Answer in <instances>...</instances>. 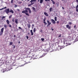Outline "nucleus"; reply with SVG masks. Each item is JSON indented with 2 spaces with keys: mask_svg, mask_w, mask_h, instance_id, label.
I'll return each instance as SVG.
<instances>
[{
  "mask_svg": "<svg viewBox=\"0 0 78 78\" xmlns=\"http://www.w3.org/2000/svg\"><path fill=\"white\" fill-rule=\"evenodd\" d=\"M78 40L76 39L74 41H73V40H72L71 41H69V42H70L71 43H69V42L68 40H67L66 39H62L61 41V42H63L64 44H66V46H68V45H71L72 43H75V42H76V41H78Z\"/></svg>",
  "mask_w": 78,
  "mask_h": 78,
  "instance_id": "obj_1",
  "label": "nucleus"
},
{
  "mask_svg": "<svg viewBox=\"0 0 78 78\" xmlns=\"http://www.w3.org/2000/svg\"><path fill=\"white\" fill-rule=\"evenodd\" d=\"M11 69H12L11 67L9 66L8 68L3 69V72L4 73L5 72H8V71H9L10 70H11Z\"/></svg>",
  "mask_w": 78,
  "mask_h": 78,
  "instance_id": "obj_2",
  "label": "nucleus"
},
{
  "mask_svg": "<svg viewBox=\"0 0 78 78\" xmlns=\"http://www.w3.org/2000/svg\"><path fill=\"white\" fill-rule=\"evenodd\" d=\"M5 12H6V14H8L10 12V11L9 10V9H7L5 10Z\"/></svg>",
  "mask_w": 78,
  "mask_h": 78,
  "instance_id": "obj_3",
  "label": "nucleus"
},
{
  "mask_svg": "<svg viewBox=\"0 0 78 78\" xmlns=\"http://www.w3.org/2000/svg\"><path fill=\"white\" fill-rule=\"evenodd\" d=\"M22 13H25V14L26 12H28V10H26L24 11H22Z\"/></svg>",
  "mask_w": 78,
  "mask_h": 78,
  "instance_id": "obj_4",
  "label": "nucleus"
},
{
  "mask_svg": "<svg viewBox=\"0 0 78 78\" xmlns=\"http://www.w3.org/2000/svg\"><path fill=\"white\" fill-rule=\"evenodd\" d=\"M51 20L52 22L54 24H55L56 23V22H55V21L54 20L51 19Z\"/></svg>",
  "mask_w": 78,
  "mask_h": 78,
  "instance_id": "obj_5",
  "label": "nucleus"
},
{
  "mask_svg": "<svg viewBox=\"0 0 78 78\" xmlns=\"http://www.w3.org/2000/svg\"><path fill=\"white\" fill-rule=\"evenodd\" d=\"M27 10H28L29 13H31V9H30L27 8Z\"/></svg>",
  "mask_w": 78,
  "mask_h": 78,
  "instance_id": "obj_6",
  "label": "nucleus"
},
{
  "mask_svg": "<svg viewBox=\"0 0 78 78\" xmlns=\"http://www.w3.org/2000/svg\"><path fill=\"white\" fill-rule=\"evenodd\" d=\"M44 14L46 16H47V17H48V14L46 12H44Z\"/></svg>",
  "mask_w": 78,
  "mask_h": 78,
  "instance_id": "obj_7",
  "label": "nucleus"
},
{
  "mask_svg": "<svg viewBox=\"0 0 78 78\" xmlns=\"http://www.w3.org/2000/svg\"><path fill=\"white\" fill-rule=\"evenodd\" d=\"M47 55V53H44L40 57V58H42V57H44V56H45V55Z\"/></svg>",
  "mask_w": 78,
  "mask_h": 78,
  "instance_id": "obj_8",
  "label": "nucleus"
},
{
  "mask_svg": "<svg viewBox=\"0 0 78 78\" xmlns=\"http://www.w3.org/2000/svg\"><path fill=\"white\" fill-rule=\"evenodd\" d=\"M36 2V0H31L30 2V3H33V2Z\"/></svg>",
  "mask_w": 78,
  "mask_h": 78,
  "instance_id": "obj_9",
  "label": "nucleus"
},
{
  "mask_svg": "<svg viewBox=\"0 0 78 78\" xmlns=\"http://www.w3.org/2000/svg\"><path fill=\"white\" fill-rule=\"evenodd\" d=\"M56 43H59V42L60 41V40L59 39H57L56 40Z\"/></svg>",
  "mask_w": 78,
  "mask_h": 78,
  "instance_id": "obj_10",
  "label": "nucleus"
},
{
  "mask_svg": "<svg viewBox=\"0 0 78 78\" xmlns=\"http://www.w3.org/2000/svg\"><path fill=\"white\" fill-rule=\"evenodd\" d=\"M66 27L68 28V29H70V26L69 25H66Z\"/></svg>",
  "mask_w": 78,
  "mask_h": 78,
  "instance_id": "obj_11",
  "label": "nucleus"
},
{
  "mask_svg": "<svg viewBox=\"0 0 78 78\" xmlns=\"http://www.w3.org/2000/svg\"><path fill=\"white\" fill-rule=\"evenodd\" d=\"M47 22L48 23V25H51V23H50L49 22V21L47 20Z\"/></svg>",
  "mask_w": 78,
  "mask_h": 78,
  "instance_id": "obj_12",
  "label": "nucleus"
},
{
  "mask_svg": "<svg viewBox=\"0 0 78 78\" xmlns=\"http://www.w3.org/2000/svg\"><path fill=\"white\" fill-rule=\"evenodd\" d=\"M30 31L32 36H33V34H34L33 32V30H30Z\"/></svg>",
  "mask_w": 78,
  "mask_h": 78,
  "instance_id": "obj_13",
  "label": "nucleus"
},
{
  "mask_svg": "<svg viewBox=\"0 0 78 78\" xmlns=\"http://www.w3.org/2000/svg\"><path fill=\"white\" fill-rule=\"evenodd\" d=\"M15 22L16 23H18V20L16 19L15 20Z\"/></svg>",
  "mask_w": 78,
  "mask_h": 78,
  "instance_id": "obj_14",
  "label": "nucleus"
},
{
  "mask_svg": "<svg viewBox=\"0 0 78 78\" xmlns=\"http://www.w3.org/2000/svg\"><path fill=\"white\" fill-rule=\"evenodd\" d=\"M4 30V28H2L1 29V32L2 33H3V31Z\"/></svg>",
  "mask_w": 78,
  "mask_h": 78,
  "instance_id": "obj_15",
  "label": "nucleus"
},
{
  "mask_svg": "<svg viewBox=\"0 0 78 78\" xmlns=\"http://www.w3.org/2000/svg\"><path fill=\"white\" fill-rule=\"evenodd\" d=\"M6 7H4L2 9H0V11H2V10H3V9H6Z\"/></svg>",
  "mask_w": 78,
  "mask_h": 78,
  "instance_id": "obj_16",
  "label": "nucleus"
},
{
  "mask_svg": "<svg viewBox=\"0 0 78 78\" xmlns=\"http://www.w3.org/2000/svg\"><path fill=\"white\" fill-rule=\"evenodd\" d=\"M5 28H7V27H8V25H7L6 24H4V25Z\"/></svg>",
  "mask_w": 78,
  "mask_h": 78,
  "instance_id": "obj_17",
  "label": "nucleus"
},
{
  "mask_svg": "<svg viewBox=\"0 0 78 78\" xmlns=\"http://www.w3.org/2000/svg\"><path fill=\"white\" fill-rule=\"evenodd\" d=\"M6 22H7V24H9V20H6Z\"/></svg>",
  "mask_w": 78,
  "mask_h": 78,
  "instance_id": "obj_18",
  "label": "nucleus"
},
{
  "mask_svg": "<svg viewBox=\"0 0 78 78\" xmlns=\"http://www.w3.org/2000/svg\"><path fill=\"white\" fill-rule=\"evenodd\" d=\"M10 12L12 13V14H14V11L12 9L10 10Z\"/></svg>",
  "mask_w": 78,
  "mask_h": 78,
  "instance_id": "obj_19",
  "label": "nucleus"
},
{
  "mask_svg": "<svg viewBox=\"0 0 78 78\" xmlns=\"http://www.w3.org/2000/svg\"><path fill=\"white\" fill-rule=\"evenodd\" d=\"M33 58H34V59H37V57L36 56V55H34Z\"/></svg>",
  "mask_w": 78,
  "mask_h": 78,
  "instance_id": "obj_20",
  "label": "nucleus"
},
{
  "mask_svg": "<svg viewBox=\"0 0 78 78\" xmlns=\"http://www.w3.org/2000/svg\"><path fill=\"white\" fill-rule=\"evenodd\" d=\"M36 29L35 28H34V33L36 31Z\"/></svg>",
  "mask_w": 78,
  "mask_h": 78,
  "instance_id": "obj_21",
  "label": "nucleus"
},
{
  "mask_svg": "<svg viewBox=\"0 0 78 78\" xmlns=\"http://www.w3.org/2000/svg\"><path fill=\"white\" fill-rule=\"evenodd\" d=\"M49 11H50V12H51V11H52V8L51 7Z\"/></svg>",
  "mask_w": 78,
  "mask_h": 78,
  "instance_id": "obj_22",
  "label": "nucleus"
},
{
  "mask_svg": "<svg viewBox=\"0 0 78 78\" xmlns=\"http://www.w3.org/2000/svg\"><path fill=\"white\" fill-rule=\"evenodd\" d=\"M25 14L27 16H29V14H28L27 12H26V13H25Z\"/></svg>",
  "mask_w": 78,
  "mask_h": 78,
  "instance_id": "obj_23",
  "label": "nucleus"
},
{
  "mask_svg": "<svg viewBox=\"0 0 78 78\" xmlns=\"http://www.w3.org/2000/svg\"><path fill=\"white\" fill-rule=\"evenodd\" d=\"M57 17H56L55 16V21H57Z\"/></svg>",
  "mask_w": 78,
  "mask_h": 78,
  "instance_id": "obj_24",
  "label": "nucleus"
},
{
  "mask_svg": "<svg viewBox=\"0 0 78 78\" xmlns=\"http://www.w3.org/2000/svg\"><path fill=\"white\" fill-rule=\"evenodd\" d=\"M42 2H43V0H40V3H42Z\"/></svg>",
  "mask_w": 78,
  "mask_h": 78,
  "instance_id": "obj_25",
  "label": "nucleus"
},
{
  "mask_svg": "<svg viewBox=\"0 0 78 78\" xmlns=\"http://www.w3.org/2000/svg\"><path fill=\"white\" fill-rule=\"evenodd\" d=\"M12 42H10V44H9V45H12Z\"/></svg>",
  "mask_w": 78,
  "mask_h": 78,
  "instance_id": "obj_26",
  "label": "nucleus"
},
{
  "mask_svg": "<svg viewBox=\"0 0 78 78\" xmlns=\"http://www.w3.org/2000/svg\"><path fill=\"white\" fill-rule=\"evenodd\" d=\"M44 25H46L47 24V23L45 22H44Z\"/></svg>",
  "mask_w": 78,
  "mask_h": 78,
  "instance_id": "obj_27",
  "label": "nucleus"
},
{
  "mask_svg": "<svg viewBox=\"0 0 78 78\" xmlns=\"http://www.w3.org/2000/svg\"><path fill=\"white\" fill-rule=\"evenodd\" d=\"M6 17V16H3L2 18V19H5Z\"/></svg>",
  "mask_w": 78,
  "mask_h": 78,
  "instance_id": "obj_28",
  "label": "nucleus"
},
{
  "mask_svg": "<svg viewBox=\"0 0 78 78\" xmlns=\"http://www.w3.org/2000/svg\"><path fill=\"white\" fill-rule=\"evenodd\" d=\"M41 40L42 41H41V42H43L44 41V39H41Z\"/></svg>",
  "mask_w": 78,
  "mask_h": 78,
  "instance_id": "obj_29",
  "label": "nucleus"
},
{
  "mask_svg": "<svg viewBox=\"0 0 78 78\" xmlns=\"http://www.w3.org/2000/svg\"><path fill=\"white\" fill-rule=\"evenodd\" d=\"M28 27L29 28H30V24H28Z\"/></svg>",
  "mask_w": 78,
  "mask_h": 78,
  "instance_id": "obj_30",
  "label": "nucleus"
},
{
  "mask_svg": "<svg viewBox=\"0 0 78 78\" xmlns=\"http://www.w3.org/2000/svg\"><path fill=\"white\" fill-rule=\"evenodd\" d=\"M13 1H14V0H11V3H13Z\"/></svg>",
  "mask_w": 78,
  "mask_h": 78,
  "instance_id": "obj_31",
  "label": "nucleus"
},
{
  "mask_svg": "<svg viewBox=\"0 0 78 78\" xmlns=\"http://www.w3.org/2000/svg\"><path fill=\"white\" fill-rule=\"evenodd\" d=\"M19 29L21 30H22V28L20 27H19Z\"/></svg>",
  "mask_w": 78,
  "mask_h": 78,
  "instance_id": "obj_32",
  "label": "nucleus"
},
{
  "mask_svg": "<svg viewBox=\"0 0 78 78\" xmlns=\"http://www.w3.org/2000/svg\"><path fill=\"white\" fill-rule=\"evenodd\" d=\"M12 17V15H11L9 16V19H11V18Z\"/></svg>",
  "mask_w": 78,
  "mask_h": 78,
  "instance_id": "obj_33",
  "label": "nucleus"
},
{
  "mask_svg": "<svg viewBox=\"0 0 78 78\" xmlns=\"http://www.w3.org/2000/svg\"><path fill=\"white\" fill-rule=\"evenodd\" d=\"M9 27H11L12 26H11V24H9Z\"/></svg>",
  "mask_w": 78,
  "mask_h": 78,
  "instance_id": "obj_34",
  "label": "nucleus"
},
{
  "mask_svg": "<svg viewBox=\"0 0 78 78\" xmlns=\"http://www.w3.org/2000/svg\"><path fill=\"white\" fill-rule=\"evenodd\" d=\"M3 32H1L0 34V36H1V35H2V34H3Z\"/></svg>",
  "mask_w": 78,
  "mask_h": 78,
  "instance_id": "obj_35",
  "label": "nucleus"
},
{
  "mask_svg": "<svg viewBox=\"0 0 78 78\" xmlns=\"http://www.w3.org/2000/svg\"><path fill=\"white\" fill-rule=\"evenodd\" d=\"M69 25H72V23L71 22H69Z\"/></svg>",
  "mask_w": 78,
  "mask_h": 78,
  "instance_id": "obj_36",
  "label": "nucleus"
},
{
  "mask_svg": "<svg viewBox=\"0 0 78 78\" xmlns=\"http://www.w3.org/2000/svg\"><path fill=\"white\" fill-rule=\"evenodd\" d=\"M12 22H14V18H13L12 19Z\"/></svg>",
  "mask_w": 78,
  "mask_h": 78,
  "instance_id": "obj_37",
  "label": "nucleus"
},
{
  "mask_svg": "<svg viewBox=\"0 0 78 78\" xmlns=\"http://www.w3.org/2000/svg\"><path fill=\"white\" fill-rule=\"evenodd\" d=\"M15 47H16V46H15V45L13 46V48H15Z\"/></svg>",
  "mask_w": 78,
  "mask_h": 78,
  "instance_id": "obj_38",
  "label": "nucleus"
},
{
  "mask_svg": "<svg viewBox=\"0 0 78 78\" xmlns=\"http://www.w3.org/2000/svg\"><path fill=\"white\" fill-rule=\"evenodd\" d=\"M32 8H33V10H35V8H34V7H33Z\"/></svg>",
  "mask_w": 78,
  "mask_h": 78,
  "instance_id": "obj_39",
  "label": "nucleus"
},
{
  "mask_svg": "<svg viewBox=\"0 0 78 78\" xmlns=\"http://www.w3.org/2000/svg\"><path fill=\"white\" fill-rule=\"evenodd\" d=\"M52 3H53V4H55V2L53 1L52 2Z\"/></svg>",
  "mask_w": 78,
  "mask_h": 78,
  "instance_id": "obj_40",
  "label": "nucleus"
},
{
  "mask_svg": "<svg viewBox=\"0 0 78 78\" xmlns=\"http://www.w3.org/2000/svg\"><path fill=\"white\" fill-rule=\"evenodd\" d=\"M34 2H33V3L32 2V3H31V5H34Z\"/></svg>",
  "mask_w": 78,
  "mask_h": 78,
  "instance_id": "obj_41",
  "label": "nucleus"
},
{
  "mask_svg": "<svg viewBox=\"0 0 78 78\" xmlns=\"http://www.w3.org/2000/svg\"><path fill=\"white\" fill-rule=\"evenodd\" d=\"M76 12H78V9H76Z\"/></svg>",
  "mask_w": 78,
  "mask_h": 78,
  "instance_id": "obj_42",
  "label": "nucleus"
},
{
  "mask_svg": "<svg viewBox=\"0 0 78 78\" xmlns=\"http://www.w3.org/2000/svg\"><path fill=\"white\" fill-rule=\"evenodd\" d=\"M45 20H46V19L45 18H44V22H45Z\"/></svg>",
  "mask_w": 78,
  "mask_h": 78,
  "instance_id": "obj_43",
  "label": "nucleus"
},
{
  "mask_svg": "<svg viewBox=\"0 0 78 78\" xmlns=\"http://www.w3.org/2000/svg\"><path fill=\"white\" fill-rule=\"evenodd\" d=\"M78 5H77L76 7V9H78Z\"/></svg>",
  "mask_w": 78,
  "mask_h": 78,
  "instance_id": "obj_44",
  "label": "nucleus"
},
{
  "mask_svg": "<svg viewBox=\"0 0 78 78\" xmlns=\"http://www.w3.org/2000/svg\"><path fill=\"white\" fill-rule=\"evenodd\" d=\"M16 7H17V5H15V8H16Z\"/></svg>",
  "mask_w": 78,
  "mask_h": 78,
  "instance_id": "obj_45",
  "label": "nucleus"
},
{
  "mask_svg": "<svg viewBox=\"0 0 78 78\" xmlns=\"http://www.w3.org/2000/svg\"><path fill=\"white\" fill-rule=\"evenodd\" d=\"M31 4H30L28 5V6H31Z\"/></svg>",
  "mask_w": 78,
  "mask_h": 78,
  "instance_id": "obj_46",
  "label": "nucleus"
},
{
  "mask_svg": "<svg viewBox=\"0 0 78 78\" xmlns=\"http://www.w3.org/2000/svg\"><path fill=\"white\" fill-rule=\"evenodd\" d=\"M51 30H52V31H53V30H54V29H53V27H52L51 28Z\"/></svg>",
  "mask_w": 78,
  "mask_h": 78,
  "instance_id": "obj_47",
  "label": "nucleus"
},
{
  "mask_svg": "<svg viewBox=\"0 0 78 78\" xmlns=\"http://www.w3.org/2000/svg\"><path fill=\"white\" fill-rule=\"evenodd\" d=\"M26 37H27V39H28V36H27Z\"/></svg>",
  "mask_w": 78,
  "mask_h": 78,
  "instance_id": "obj_48",
  "label": "nucleus"
},
{
  "mask_svg": "<svg viewBox=\"0 0 78 78\" xmlns=\"http://www.w3.org/2000/svg\"><path fill=\"white\" fill-rule=\"evenodd\" d=\"M46 2H47V1H50V0H45Z\"/></svg>",
  "mask_w": 78,
  "mask_h": 78,
  "instance_id": "obj_49",
  "label": "nucleus"
},
{
  "mask_svg": "<svg viewBox=\"0 0 78 78\" xmlns=\"http://www.w3.org/2000/svg\"><path fill=\"white\" fill-rule=\"evenodd\" d=\"M17 10L18 11H20V10H19V9H17Z\"/></svg>",
  "mask_w": 78,
  "mask_h": 78,
  "instance_id": "obj_50",
  "label": "nucleus"
},
{
  "mask_svg": "<svg viewBox=\"0 0 78 78\" xmlns=\"http://www.w3.org/2000/svg\"><path fill=\"white\" fill-rule=\"evenodd\" d=\"M74 28H76V25H75L74 26Z\"/></svg>",
  "mask_w": 78,
  "mask_h": 78,
  "instance_id": "obj_51",
  "label": "nucleus"
},
{
  "mask_svg": "<svg viewBox=\"0 0 78 78\" xmlns=\"http://www.w3.org/2000/svg\"><path fill=\"white\" fill-rule=\"evenodd\" d=\"M59 23V21L57 22V23Z\"/></svg>",
  "mask_w": 78,
  "mask_h": 78,
  "instance_id": "obj_52",
  "label": "nucleus"
},
{
  "mask_svg": "<svg viewBox=\"0 0 78 78\" xmlns=\"http://www.w3.org/2000/svg\"><path fill=\"white\" fill-rule=\"evenodd\" d=\"M18 44H20V41H19L18 42Z\"/></svg>",
  "mask_w": 78,
  "mask_h": 78,
  "instance_id": "obj_53",
  "label": "nucleus"
},
{
  "mask_svg": "<svg viewBox=\"0 0 78 78\" xmlns=\"http://www.w3.org/2000/svg\"><path fill=\"white\" fill-rule=\"evenodd\" d=\"M51 0V1L52 2H53V0Z\"/></svg>",
  "mask_w": 78,
  "mask_h": 78,
  "instance_id": "obj_54",
  "label": "nucleus"
},
{
  "mask_svg": "<svg viewBox=\"0 0 78 78\" xmlns=\"http://www.w3.org/2000/svg\"><path fill=\"white\" fill-rule=\"evenodd\" d=\"M76 1L77 3H78V0H76Z\"/></svg>",
  "mask_w": 78,
  "mask_h": 78,
  "instance_id": "obj_55",
  "label": "nucleus"
},
{
  "mask_svg": "<svg viewBox=\"0 0 78 78\" xmlns=\"http://www.w3.org/2000/svg\"><path fill=\"white\" fill-rule=\"evenodd\" d=\"M13 37H16V35H14Z\"/></svg>",
  "mask_w": 78,
  "mask_h": 78,
  "instance_id": "obj_56",
  "label": "nucleus"
},
{
  "mask_svg": "<svg viewBox=\"0 0 78 78\" xmlns=\"http://www.w3.org/2000/svg\"><path fill=\"white\" fill-rule=\"evenodd\" d=\"M61 35H60L59 36V37H61Z\"/></svg>",
  "mask_w": 78,
  "mask_h": 78,
  "instance_id": "obj_57",
  "label": "nucleus"
},
{
  "mask_svg": "<svg viewBox=\"0 0 78 78\" xmlns=\"http://www.w3.org/2000/svg\"><path fill=\"white\" fill-rule=\"evenodd\" d=\"M32 26H33V27H34V24H32Z\"/></svg>",
  "mask_w": 78,
  "mask_h": 78,
  "instance_id": "obj_58",
  "label": "nucleus"
},
{
  "mask_svg": "<svg viewBox=\"0 0 78 78\" xmlns=\"http://www.w3.org/2000/svg\"><path fill=\"white\" fill-rule=\"evenodd\" d=\"M41 39H44V38H41Z\"/></svg>",
  "mask_w": 78,
  "mask_h": 78,
  "instance_id": "obj_59",
  "label": "nucleus"
},
{
  "mask_svg": "<svg viewBox=\"0 0 78 78\" xmlns=\"http://www.w3.org/2000/svg\"><path fill=\"white\" fill-rule=\"evenodd\" d=\"M20 3H22V2H20Z\"/></svg>",
  "mask_w": 78,
  "mask_h": 78,
  "instance_id": "obj_60",
  "label": "nucleus"
},
{
  "mask_svg": "<svg viewBox=\"0 0 78 78\" xmlns=\"http://www.w3.org/2000/svg\"><path fill=\"white\" fill-rule=\"evenodd\" d=\"M40 1V0H38V2H39Z\"/></svg>",
  "mask_w": 78,
  "mask_h": 78,
  "instance_id": "obj_61",
  "label": "nucleus"
},
{
  "mask_svg": "<svg viewBox=\"0 0 78 78\" xmlns=\"http://www.w3.org/2000/svg\"><path fill=\"white\" fill-rule=\"evenodd\" d=\"M62 8L63 9H64V7H62Z\"/></svg>",
  "mask_w": 78,
  "mask_h": 78,
  "instance_id": "obj_62",
  "label": "nucleus"
},
{
  "mask_svg": "<svg viewBox=\"0 0 78 78\" xmlns=\"http://www.w3.org/2000/svg\"><path fill=\"white\" fill-rule=\"evenodd\" d=\"M28 1H29L30 0H27Z\"/></svg>",
  "mask_w": 78,
  "mask_h": 78,
  "instance_id": "obj_63",
  "label": "nucleus"
},
{
  "mask_svg": "<svg viewBox=\"0 0 78 78\" xmlns=\"http://www.w3.org/2000/svg\"><path fill=\"white\" fill-rule=\"evenodd\" d=\"M32 28H33V26L32 27Z\"/></svg>",
  "mask_w": 78,
  "mask_h": 78,
  "instance_id": "obj_64",
  "label": "nucleus"
}]
</instances>
